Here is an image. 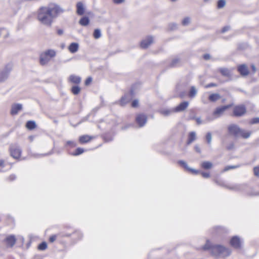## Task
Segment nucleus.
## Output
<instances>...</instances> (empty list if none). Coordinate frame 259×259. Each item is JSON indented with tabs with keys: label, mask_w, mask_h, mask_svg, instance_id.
Here are the masks:
<instances>
[{
	"label": "nucleus",
	"mask_w": 259,
	"mask_h": 259,
	"mask_svg": "<svg viewBox=\"0 0 259 259\" xmlns=\"http://www.w3.org/2000/svg\"><path fill=\"white\" fill-rule=\"evenodd\" d=\"M153 37L152 36H148L141 42V47L143 49L147 48L153 42Z\"/></svg>",
	"instance_id": "12"
},
{
	"label": "nucleus",
	"mask_w": 259,
	"mask_h": 259,
	"mask_svg": "<svg viewBox=\"0 0 259 259\" xmlns=\"http://www.w3.org/2000/svg\"><path fill=\"white\" fill-rule=\"evenodd\" d=\"M202 101L204 103H206L210 101V93L207 92L205 93L202 97Z\"/></svg>",
	"instance_id": "33"
},
{
	"label": "nucleus",
	"mask_w": 259,
	"mask_h": 259,
	"mask_svg": "<svg viewBox=\"0 0 259 259\" xmlns=\"http://www.w3.org/2000/svg\"><path fill=\"white\" fill-rule=\"evenodd\" d=\"M230 28V27L229 26H226L224 27L222 29V32L224 33L227 31H228Z\"/></svg>",
	"instance_id": "56"
},
{
	"label": "nucleus",
	"mask_w": 259,
	"mask_h": 259,
	"mask_svg": "<svg viewBox=\"0 0 259 259\" xmlns=\"http://www.w3.org/2000/svg\"><path fill=\"white\" fill-rule=\"evenodd\" d=\"M189 105L188 101H184L174 108L175 112H180L184 111Z\"/></svg>",
	"instance_id": "17"
},
{
	"label": "nucleus",
	"mask_w": 259,
	"mask_h": 259,
	"mask_svg": "<svg viewBox=\"0 0 259 259\" xmlns=\"http://www.w3.org/2000/svg\"><path fill=\"white\" fill-rule=\"evenodd\" d=\"M194 149L195 150V151L198 153H201V149L200 148V147L198 145H196L195 146H194Z\"/></svg>",
	"instance_id": "54"
},
{
	"label": "nucleus",
	"mask_w": 259,
	"mask_h": 259,
	"mask_svg": "<svg viewBox=\"0 0 259 259\" xmlns=\"http://www.w3.org/2000/svg\"><path fill=\"white\" fill-rule=\"evenodd\" d=\"M226 148L228 150H233L235 149V145L234 142H230L226 145Z\"/></svg>",
	"instance_id": "40"
},
{
	"label": "nucleus",
	"mask_w": 259,
	"mask_h": 259,
	"mask_svg": "<svg viewBox=\"0 0 259 259\" xmlns=\"http://www.w3.org/2000/svg\"><path fill=\"white\" fill-rule=\"evenodd\" d=\"M230 244L233 247L238 249L241 247L240 238L237 236H233L230 240Z\"/></svg>",
	"instance_id": "13"
},
{
	"label": "nucleus",
	"mask_w": 259,
	"mask_h": 259,
	"mask_svg": "<svg viewBox=\"0 0 259 259\" xmlns=\"http://www.w3.org/2000/svg\"><path fill=\"white\" fill-rule=\"evenodd\" d=\"M240 167V165H228L224 167L223 170V171H226L232 169L237 168Z\"/></svg>",
	"instance_id": "39"
},
{
	"label": "nucleus",
	"mask_w": 259,
	"mask_h": 259,
	"mask_svg": "<svg viewBox=\"0 0 259 259\" xmlns=\"http://www.w3.org/2000/svg\"><path fill=\"white\" fill-rule=\"evenodd\" d=\"M76 13L78 15L82 16L85 12V7L81 2L77 3L76 5Z\"/></svg>",
	"instance_id": "18"
},
{
	"label": "nucleus",
	"mask_w": 259,
	"mask_h": 259,
	"mask_svg": "<svg viewBox=\"0 0 259 259\" xmlns=\"http://www.w3.org/2000/svg\"><path fill=\"white\" fill-rule=\"evenodd\" d=\"M221 98V95L218 93L211 94V102H215Z\"/></svg>",
	"instance_id": "38"
},
{
	"label": "nucleus",
	"mask_w": 259,
	"mask_h": 259,
	"mask_svg": "<svg viewBox=\"0 0 259 259\" xmlns=\"http://www.w3.org/2000/svg\"><path fill=\"white\" fill-rule=\"evenodd\" d=\"M203 57L205 60H207L210 58V56L209 54H206L204 55Z\"/></svg>",
	"instance_id": "60"
},
{
	"label": "nucleus",
	"mask_w": 259,
	"mask_h": 259,
	"mask_svg": "<svg viewBox=\"0 0 259 259\" xmlns=\"http://www.w3.org/2000/svg\"><path fill=\"white\" fill-rule=\"evenodd\" d=\"M57 33L59 35H61L63 33V30L62 29H59L57 30Z\"/></svg>",
	"instance_id": "61"
},
{
	"label": "nucleus",
	"mask_w": 259,
	"mask_h": 259,
	"mask_svg": "<svg viewBox=\"0 0 259 259\" xmlns=\"http://www.w3.org/2000/svg\"><path fill=\"white\" fill-rule=\"evenodd\" d=\"M226 2L224 0H219L218 2L217 6L219 9L222 8L225 6Z\"/></svg>",
	"instance_id": "43"
},
{
	"label": "nucleus",
	"mask_w": 259,
	"mask_h": 259,
	"mask_svg": "<svg viewBox=\"0 0 259 259\" xmlns=\"http://www.w3.org/2000/svg\"><path fill=\"white\" fill-rule=\"evenodd\" d=\"M71 92L74 95H78L80 92V88L78 85L73 86L71 88Z\"/></svg>",
	"instance_id": "36"
},
{
	"label": "nucleus",
	"mask_w": 259,
	"mask_h": 259,
	"mask_svg": "<svg viewBox=\"0 0 259 259\" xmlns=\"http://www.w3.org/2000/svg\"><path fill=\"white\" fill-rule=\"evenodd\" d=\"M221 74L227 77H230L232 76V70L227 68H220L219 69Z\"/></svg>",
	"instance_id": "19"
},
{
	"label": "nucleus",
	"mask_w": 259,
	"mask_h": 259,
	"mask_svg": "<svg viewBox=\"0 0 259 259\" xmlns=\"http://www.w3.org/2000/svg\"><path fill=\"white\" fill-rule=\"evenodd\" d=\"M9 35L8 30L4 28H0V37L3 36L5 38Z\"/></svg>",
	"instance_id": "32"
},
{
	"label": "nucleus",
	"mask_w": 259,
	"mask_h": 259,
	"mask_svg": "<svg viewBox=\"0 0 259 259\" xmlns=\"http://www.w3.org/2000/svg\"><path fill=\"white\" fill-rule=\"evenodd\" d=\"M90 19L87 16H83L79 21V24L82 26H86L89 25Z\"/></svg>",
	"instance_id": "27"
},
{
	"label": "nucleus",
	"mask_w": 259,
	"mask_h": 259,
	"mask_svg": "<svg viewBox=\"0 0 259 259\" xmlns=\"http://www.w3.org/2000/svg\"><path fill=\"white\" fill-rule=\"evenodd\" d=\"M246 112V108L243 105L236 106L234 108L233 114L235 116H241Z\"/></svg>",
	"instance_id": "10"
},
{
	"label": "nucleus",
	"mask_w": 259,
	"mask_h": 259,
	"mask_svg": "<svg viewBox=\"0 0 259 259\" xmlns=\"http://www.w3.org/2000/svg\"><path fill=\"white\" fill-rule=\"evenodd\" d=\"M6 242L9 247H13L16 243V238L14 235H10L6 238Z\"/></svg>",
	"instance_id": "22"
},
{
	"label": "nucleus",
	"mask_w": 259,
	"mask_h": 259,
	"mask_svg": "<svg viewBox=\"0 0 259 259\" xmlns=\"http://www.w3.org/2000/svg\"><path fill=\"white\" fill-rule=\"evenodd\" d=\"M115 4H120L124 2L125 0H112Z\"/></svg>",
	"instance_id": "57"
},
{
	"label": "nucleus",
	"mask_w": 259,
	"mask_h": 259,
	"mask_svg": "<svg viewBox=\"0 0 259 259\" xmlns=\"http://www.w3.org/2000/svg\"><path fill=\"white\" fill-rule=\"evenodd\" d=\"M207 142L209 143L210 142V133H208L206 135Z\"/></svg>",
	"instance_id": "59"
},
{
	"label": "nucleus",
	"mask_w": 259,
	"mask_h": 259,
	"mask_svg": "<svg viewBox=\"0 0 259 259\" xmlns=\"http://www.w3.org/2000/svg\"><path fill=\"white\" fill-rule=\"evenodd\" d=\"M64 12V10L55 3L41 7L37 11V19L43 25L51 27L54 19Z\"/></svg>",
	"instance_id": "1"
},
{
	"label": "nucleus",
	"mask_w": 259,
	"mask_h": 259,
	"mask_svg": "<svg viewBox=\"0 0 259 259\" xmlns=\"http://www.w3.org/2000/svg\"><path fill=\"white\" fill-rule=\"evenodd\" d=\"M190 22V18L189 17H186L185 18L182 22V25L184 26L188 25Z\"/></svg>",
	"instance_id": "44"
},
{
	"label": "nucleus",
	"mask_w": 259,
	"mask_h": 259,
	"mask_svg": "<svg viewBox=\"0 0 259 259\" xmlns=\"http://www.w3.org/2000/svg\"><path fill=\"white\" fill-rule=\"evenodd\" d=\"M181 63L180 59L178 57L174 58L170 63L169 66L170 67H175L179 66Z\"/></svg>",
	"instance_id": "26"
},
{
	"label": "nucleus",
	"mask_w": 259,
	"mask_h": 259,
	"mask_svg": "<svg viewBox=\"0 0 259 259\" xmlns=\"http://www.w3.org/2000/svg\"><path fill=\"white\" fill-rule=\"evenodd\" d=\"M50 58L48 56L45 55V54L43 52L40 55L39 62L41 65H46L50 61Z\"/></svg>",
	"instance_id": "21"
},
{
	"label": "nucleus",
	"mask_w": 259,
	"mask_h": 259,
	"mask_svg": "<svg viewBox=\"0 0 259 259\" xmlns=\"http://www.w3.org/2000/svg\"><path fill=\"white\" fill-rule=\"evenodd\" d=\"M10 151L11 156L15 159L19 158L22 152L21 148L17 144L11 145L10 147Z\"/></svg>",
	"instance_id": "6"
},
{
	"label": "nucleus",
	"mask_w": 259,
	"mask_h": 259,
	"mask_svg": "<svg viewBox=\"0 0 259 259\" xmlns=\"http://www.w3.org/2000/svg\"><path fill=\"white\" fill-rule=\"evenodd\" d=\"M77 145L76 143L73 141H68L66 142V146H70V147H75Z\"/></svg>",
	"instance_id": "42"
},
{
	"label": "nucleus",
	"mask_w": 259,
	"mask_h": 259,
	"mask_svg": "<svg viewBox=\"0 0 259 259\" xmlns=\"http://www.w3.org/2000/svg\"><path fill=\"white\" fill-rule=\"evenodd\" d=\"M26 126L28 130H32L36 127V124L35 121L29 120L26 122Z\"/></svg>",
	"instance_id": "31"
},
{
	"label": "nucleus",
	"mask_w": 259,
	"mask_h": 259,
	"mask_svg": "<svg viewBox=\"0 0 259 259\" xmlns=\"http://www.w3.org/2000/svg\"><path fill=\"white\" fill-rule=\"evenodd\" d=\"M178 163L181 166H182L184 168H185V170L191 172V174H192L193 175H196L199 173V171L198 170H196L195 169L190 168L187 164V162L184 160H179L178 161Z\"/></svg>",
	"instance_id": "9"
},
{
	"label": "nucleus",
	"mask_w": 259,
	"mask_h": 259,
	"mask_svg": "<svg viewBox=\"0 0 259 259\" xmlns=\"http://www.w3.org/2000/svg\"><path fill=\"white\" fill-rule=\"evenodd\" d=\"M243 194L250 197L259 196V190L257 188H254L246 184V188L244 189Z\"/></svg>",
	"instance_id": "5"
},
{
	"label": "nucleus",
	"mask_w": 259,
	"mask_h": 259,
	"mask_svg": "<svg viewBox=\"0 0 259 259\" xmlns=\"http://www.w3.org/2000/svg\"><path fill=\"white\" fill-rule=\"evenodd\" d=\"M250 123L252 124L258 123H259V117H255V118H252L250 120Z\"/></svg>",
	"instance_id": "47"
},
{
	"label": "nucleus",
	"mask_w": 259,
	"mask_h": 259,
	"mask_svg": "<svg viewBox=\"0 0 259 259\" xmlns=\"http://www.w3.org/2000/svg\"><path fill=\"white\" fill-rule=\"evenodd\" d=\"M93 36L95 39H98L101 36V32L100 29H95L93 32Z\"/></svg>",
	"instance_id": "35"
},
{
	"label": "nucleus",
	"mask_w": 259,
	"mask_h": 259,
	"mask_svg": "<svg viewBox=\"0 0 259 259\" xmlns=\"http://www.w3.org/2000/svg\"><path fill=\"white\" fill-rule=\"evenodd\" d=\"M133 94V91H131L130 93L124 95L122 97L120 100L119 101L121 106H123L130 102L131 99V96Z\"/></svg>",
	"instance_id": "14"
},
{
	"label": "nucleus",
	"mask_w": 259,
	"mask_h": 259,
	"mask_svg": "<svg viewBox=\"0 0 259 259\" xmlns=\"http://www.w3.org/2000/svg\"><path fill=\"white\" fill-rule=\"evenodd\" d=\"M196 122L197 124H200L203 123L202 121L201 120L200 118H197L196 119Z\"/></svg>",
	"instance_id": "62"
},
{
	"label": "nucleus",
	"mask_w": 259,
	"mask_h": 259,
	"mask_svg": "<svg viewBox=\"0 0 259 259\" xmlns=\"http://www.w3.org/2000/svg\"><path fill=\"white\" fill-rule=\"evenodd\" d=\"M93 137L88 135H83L79 137V142L81 144H84L90 142Z\"/></svg>",
	"instance_id": "24"
},
{
	"label": "nucleus",
	"mask_w": 259,
	"mask_h": 259,
	"mask_svg": "<svg viewBox=\"0 0 259 259\" xmlns=\"http://www.w3.org/2000/svg\"><path fill=\"white\" fill-rule=\"evenodd\" d=\"M251 68L252 69V70L253 72H255L256 71V68L254 65L252 64L251 65Z\"/></svg>",
	"instance_id": "63"
},
{
	"label": "nucleus",
	"mask_w": 259,
	"mask_h": 259,
	"mask_svg": "<svg viewBox=\"0 0 259 259\" xmlns=\"http://www.w3.org/2000/svg\"><path fill=\"white\" fill-rule=\"evenodd\" d=\"M56 238H57V236L55 235L50 236V237L49 238L50 242H53L54 241H55V240L56 239Z\"/></svg>",
	"instance_id": "55"
},
{
	"label": "nucleus",
	"mask_w": 259,
	"mask_h": 259,
	"mask_svg": "<svg viewBox=\"0 0 259 259\" xmlns=\"http://www.w3.org/2000/svg\"><path fill=\"white\" fill-rule=\"evenodd\" d=\"M147 121V117L144 114H138L136 117V123L140 127L144 126L146 123Z\"/></svg>",
	"instance_id": "8"
},
{
	"label": "nucleus",
	"mask_w": 259,
	"mask_h": 259,
	"mask_svg": "<svg viewBox=\"0 0 259 259\" xmlns=\"http://www.w3.org/2000/svg\"><path fill=\"white\" fill-rule=\"evenodd\" d=\"M210 248V243L209 240H207L206 244L203 246V249L204 250L209 249Z\"/></svg>",
	"instance_id": "49"
},
{
	"label": "nucleus",
	"mask_w": 259,
	"mask_h": 259,
	"mask_svg": "<svg viewBox=\"0 0 259 259\" xmlns=\"http://www.w3.org/2000/svg\"><path fill=\"white\" fill-rule=\"evenodd\" d=\"M201 166L202 168L205 169H208L210 168V162L204 161L201 163Z\"/></svg>",
	"instance_id": "37"
},
{
	"label": "nucleus",
	"mask_w": 259,
	"mask_h": 259,
	"mask_svg": "<svg viewBox=\"0 0 259 259\" xmlns=\"http://www.w3.org/2000/svg\"><path fill=\"white\" fill-rule=\"evenodd\" d=\"M11 69L12 65L11 64H8L6 66L4 69L0 72V82L5 80L8 77Z\"/></svg>",
	"instance_id": "7"
},
{
	"label": "nucleus",
	"mask_w": 259,
	"mask_h": 259,
	"mask_svg": "<svg viewBox=\"0 0 259 259\" xmlns=\"http://www.w3.org/2000/svg\"><path fill=\"white\" fill-rule=\"evenodd\" d=\"M16 176L14 174H12L8 178V180L9 181H13L16 180Z\"/></svg>",
	"instance_id": "50"
},
{
	"label": "nucleus",
	"mask_w": 259,
	"mask_h": 259,
	"mask_svg": "<svg viewBox=\"0 0 259 259\" xmlns=\"http://www.w3.org/2000/svg\"><path fill=\"white\" fill-rule=\"evenodd\" d=\"M79 48V45L76 42H72L68 47V50L71 53H76Z\"/></svg>",
	"instance_id": "23"
},
{
	"label": "nucleus",
	"mask_w": 259,
	"mask_h": 259,
	"mask_svg": "<svg viewBox=\"0 0 259 259\" xmlns=\"http://www.w3.org/2000/svg\"><path fill=\"white\" fill-rule=\"evenodd\" d=\"M231 105H225L218 107L213 112V116L215 118L221 116L224 113V111L230 108Z\"/></svg>",
	"instance_id": "11"
},
{
	"label": "nucleus",
	"mask_w": 259,
	"mask_h": 259,
	"mask_svg": "<svg viewBox=\"0 0 259 259\" xmlns=\"http://www.w3.org/2000/svg\"><path fill=\"white\" fill-rule=\"evenodd\" d=\"M237 70L242 76H247L249 74L248 69L245 64L239 65Z\"/></svg>",
	"instance_id": "16"
},
{
	"label": "nucleus",
	"mask_w": 259,
	"mask_h": 259,
	"mask_svg": "<svg viewBox=\"0 0 259 259\" xmlns=\"http://www.w3.org/2000/svg\"><path fill=\"white\" fill-rule=\"evenodd\" d=\"M199 171V174H201V175H202V177L204 178H208L210 176V174L209 172H203V171H200V170Z\"/></svg>",
	"instance_id": "46"
},
{
	"label": "nucleus",
	"mask_w": 259,
	"mask_h": 259,
	"mask_svg": "<svg viewBox=\"0 0 259 259\" xmlns=\"http://www.w3.org/2000/svg\"><path fill=\"white\" fill-rule=\"evenodd\" d=\"M81 77L74 74L70 75L68 78V81L75 84H79L81 82Z\"/></svg>",
	"instance_id": "20"
},
{
	"label": "nucleus",
	"mask_w": 259,
	"mask_h": 259,
	"mask_svg": "<svg viewBox=\"0 0 259 259\" xmlns=\"http://www.w3.org/2000/svg\"><path fill=\"white\" fill-rule=\"evenodd\" d=\"M218 185L227 188L230 190L239 192L243 194L244 189L246 188V184H227L224 181L217 180L215 181Z\"/></svg>",
	"instance_id": "2"
},
{
	"label": "nucleus",
	"mask_w": 259,
	"mask_h": 259,
	"mask_svg": "<svg viewBox=\"0 0 259 259\" xmlns=\"http://www.w3.org/2000/svg\"><path fill=\"white\" fill-rule=\"evenodd\" d=\"M177 27V25L175 23H171L169 25V28L170 30H174V29H176Z\"/></svg>",
	"instance_id": "51"
},
{
	"label": "nucleus",
	"mask_w": 259,
	"mask_h": 259,
	"mask_svg": "<svg viewBox=\"0 0 259 259\" xmlns=\"http://www.w3.org/2000/svg\"><path fill=\"white\" fill-rule=\"evenodd\" d=\"M73 236H77L78 239H80L82 237V234L80 231H75L73 234Z\"/></svg>",
	"instance_id": "48"
},
{
	"label": "nucleus",
	"mask_w": 259,
	"mask_h": 259,
	"mask_svg": "<svg viewBox=\"0 0 259 259\" xmlns=\"http://www.w3.org/2000/svg\"><path fill=\"white\" fill-rule=\"evenodd\" d=\"M253 172L256 177H259V165L253 168Z\"/></svg>",
	"instance_id": "45"
},
{
	"label": "nucleus",
	"mask_w": 259,
	"mask_h": 259,
	"mask_svg": "<svg viewBox=\"0 0 259 259\" xmlns=\"http://www.w3.org/2000/svg\"><path fill=\"white\" fill-rule=\"evenodd\" d=\"M231 253V250L228 248L220 245L211 244V255L224 257L229 256Z\"/></svg>",
	"instance_id": "3"
},
{
	"label": "nucleus",
	"mask_w": 259,
	"mask_h": 259,
	"mask_svg": "<svg viewBox=\"0 0 259 259\" xmlns=\"http://www.w3.org/2000/svg\"><path fill=\"white\" fill-rule=\"evenodd\" d=\"M229 133L235 137L241 136L243 138L247 139L250 136V132H246L241 129L235 124H232L228 127Z\"/></svg>",
	"instance_id": "4"
},
{
	"label": "nucleus",
	"mask_w": 259,
	"mask_h": 259,
	"mask_svg": "<svg viewBox=\"0 0 259 259\" xmlns=\"http://www.w3.org/2000/svg\"><path fill=\"white\" fill-rule=\"evenodd\" d=\"M47 247V244L46 242H42L40 244H39L38 246V249L40 250H44Z\"/></svg>",
	"instance_id": "41"
},
{
	"label": "nucleus",
	"mask_w": 259,
	"mask_h": 259,
	"mask_svg": "<svg viewBox=\"0 0 259 259\" xmlns=\"http://www.w3.org/2000/svg\"><path fill=\"white\" fill-rule=\"evenodd\" d=\"M175 112V111L174 110V108L163 109L160 111V113L164 116H169Z\"/></svg>",
	"instance_id": "28"
},
{
	"label": "nucleus",
	"mask_w": 259,
	"mask_h": 259,
	"mask_svg": "<svg viewBox=\"0 0 259 259\" xmlns=\"http://www.w3.org/2000/svg\"><path fill=\"white\" fill-rule=\"evenodd\" d=\"M196 140V133L194 132H191L188 135L187 144H190Z\"/></svg>",
	"instance_id": "29"
},
{
	"label": "nucleus",
	"mask_w": 259,
	"mask_h": 259,
	"mask_svg": "<svg viewBox=\"0 0 259 259\" xmlns=\"http://www.w3.org/2000/svg\"><path fill=\"white\" fill-rule=\"evenodd\" d=\"M22 109V105L20 103L14 104L12 105L10 113L12 115H17Z\"/></svg>",
	"instance_id": "15"
},
{
	"label": "nucleus",
	"mask_w": 259,
	"mask_h": 259,
	"mask_svg": "<svg viewBox=\"0 0 259 259\" xmlns=\"http://www.w3.org/2000/svg\"><path fill=\"white\" fill-rule=\"evenodd\" d=\"M138 105V101L137 100H134L132 103V106L133 107H136Z\"/></svg>",
	"instance_id": "53"
},
{
	"label": "nucleus",
	"mask_w": 259,
	"mask_h": 259,
	"mask_svg": "<svg viewBox=\"0 0 259 259\" xmlns=\"http://www.w3.org/2000/svg\"><path fill=\"white\" fill-rule=\"evenodd\" d=\"M197 92L198 91L195 87L191 86L188 93V97L191 99L194 98L196 96Z\"/></svg>",
	"instance_id": "25"
},
{
	"label": "nucleus",
	"mask_w": 259,
	"mask_h": 259,
	"mask_svg": "<svg viewBox=\"0 0 259 259\" xmlns=\"http://www.w3.org/2000/svg\"><path fill=\"white\" fill-rule=\"evenodd\" d=\"M45 55L48 56L50 58H53L56 55V52L53 49L48 50L44 52Z\"/></svg>",
	"instance_id": "30"
},
{
	"label": "nucleus",
	"mask_w": 259,
	"mask_h": 259,
	"mask_svg": "<svg viewBox=\"0 0 259 259\" xmlns=\"http://www.w3.org/2000/svg\"><path fill=\"white\" fill-rule=\"evenodd\" d=\"M0 166L4 167V161L2 159L0 160Z\"/></svg>",
	"instance_id": "64"
},
{
	"label": "nucleus",
	"mask_w": 259,
	"mask_h": 259,
	"mask_svg": "<svg viewBox=\"0 0 259 259\" xmlns=\"http://www.w3.org/2000/svg\"><path fill=\"white\" fill-rule=\"evenodd\" d=\"M92 77H89L88 78H87V79L85 81V84L86 85H88L89 84H90V83L92 82Z\"/></svg>",
	"instance_id": "52"
},
{
	"label": "nucleus",
	"mask_w": 259,
	"mask_h": 259,
	"mask_svg": "<svg viewBox=\"0 0 259 259\" xmlns=\"http://www.w3.org/2000/svg\"><path fill=\"white\" fill-rule=\"evenodd\" d=\"M84 151V149L82 148H77L73 153L71 154V155L73 156H78L83 153Z\"/></svg>",
	"instance_id": "34"
},
{
	"label": "nucleus",
	"mask_w": 259,
	"mask_h": 259,
	"mask_svg": "<svg viewBox=\"0 0 259 259\" xmlns=\"http://www.w3.org/2000/svg\"><path fill=\"white\" fill-rule=\"evenodd\" d=\"M112 140V137L109 138L107 135L104 136V140L105 141V142H110Z\"/></svg>",
	"instance_id": "58"
}]
</instances>
